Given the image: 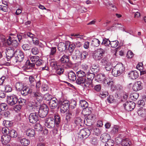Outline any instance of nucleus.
<instances>
[{
  "label": "nucleus",
  "instance_id": "1",
  "mask_svg": "<svg viewBox=\"0 0 146 146\" xmlns=\"http://www.w3.org/2000/svg\"><path fill=\"white\" fill-rule=\"evenodd\" d=\"M40 106L38 112L39 116L41 118L45 117L47 115L48 112V108L47 106L45 104L38 105Z\"/></svg>",
  "mask_w": 146,
  "mask_h": 146
},
{
  "label": "nucleus",
  "instance_id": "2",
  "mask_svg": "<svg viewBox=\"0 0 146 146\" xmlns=\"http://www.w3.org/2000/svg\"><path fill=\"white\" fill-rule=\"evenodd\" d=\"M59 104L60 106V111L63 113L66 112L70 106L69 102L67 100L63 101L60 100L59 102Z\"/></svg>",
  "mask_w": 146,
  "mask_h": 146
},
{
  "label": "nucleus",
  "instance_id": "3",
  "mask_svg": "<svg viewBox=\"0 0 146 146\" xmlns=\"http://www.w3.org/2000/svg\"><path fill=\"white\" fill-rule=\"evenodd\" d=\"M31 61L27 60L26 62L25 67L26 69H29L34 68L36 63V56H33L31 57Z\"/></svg>",
  "mask_w": 146,
  "mask_h": 146
},
{
  "label": "nucleus",
  "instance_id": "4",
  "mask_svg": "<svg viewBox=\"0 0 146 146\" xmlns=\"http://www.w3.org/2000/svg\"><path fill=\"white\" fill-rule=\"evenodd\" d=\"M105 52L104 50L100 48L94 53L93 58L96 60H99L104 56Z\"/></svg>",
  "mask_w": 146,
  "mask_h": 146
},
{
  "label": "nucleus",
  "instance_id": "5",
  "mask_svg": "<svg viewBox=\"0 0 146 146\" xmlns=\"http://www.w3.org/2000/svg\"><path fill=\"white\" fill-rule=\"evenodd\" d=\"M90 134L89 129L87 128H84L82 129L78 133V137L81 139H86Z\"/></svg>",
  "mask_w": 146,
  "mask_h": 146
},
{
  "label": "nucleus",
  "instance_id": "6",
  "mask_svg": "<svg viewBox=\"0 0 146 146\" xmlns=\"http://www.w3.org/2000/svg\"><path fill=\"white\" fill-rule=\"evenodd\" d=\"M6 53L7 57L8 59H11L13 57L16 52H17L16 48L9 46L7 49Z\"/></svg>",
  "mask_w": 146,
  "mask_h": 146
},
{
  "label": "nucleus",
  "instance_id": "7",
  "mask_svg": "<svg viewBox=\"0 0 146 146\" xmlns=\"http://www.w3.org/2000/svg\"><path fill=\"white\" fill-rule=\"evenodd\" d=\"M45 125L48 128H52L55 126V123L53 117H48L45 121Z\"/></svg>",
  "mask_w": 146,
  "mask_h": 146
},
{
  "label": "nucleus",
  "instance_id": "8",
  "mask_svg": "<svg viewBox=\"0 0 146 146\" xmlns=\"http://www.w3.org/2000/svg\"><path fill=\"white\" fill-rule=\"evenodd\" d=\"M135 103L132 101H127L123 104L125 109L127 111H132L135 108Z\"/></svg>",
  "mask_w": 146,
  "mask_h": 146
},
{
  "label": "nucleus",
  "instance_id": "9",
  "mask_svg": "<svg viewBox=\"0 0 146 146\" xmlns=\"http://www.w3.org/2000/svg\"><path fill=\"white\" fill-rule=\"evenodd\" d=\"M75 54L76 57L80 58L81 60L85 59L88 55V53L87 52L84 51L81 52L79 50H76Z\"/></svg>",
  "mask_w": 146,
  "mask_h": 146
},
{
  "label": "nucleus",
  "instance_id": "10",
  "mask_svg": "<svg viewBox=\"0 0 146 146\" xmlns=\"http://www.w3.org/2000/svg\"><path fill=\"white\" fill-rule=\"evenodd\" d=\"M7 42L8 45H12L13 48H16L18 45L19 43L17 40L12 38L10 36H9L7 39Z\"/></svg>",
  "mask_w": 146,
  "mask_h": 146
},
{
  "label": "nucleus",
  "instance_id": "11",
  "mask_svg": "<svg viewBox=\"0 0 146 146\" xmlns=\"http://www.w3.org/2000/svg\"><path fill=\"white\" fill-rule=\"evenodd\" d=\"M7 103L9 105L11 106L15 105L17 102V97L15 96H8L7 98Z\"/></svg>",
  "mask_w": 146,
  "mask_h": 146
},
{
  "label": "nucleus",
  "instance_id": "12",
  "mask_svg": "<svg viewBox=\"0 0 146 146\" xmlns=\"http://www.w3.org/2000/svg\"><path fill=\"white\" fill-rule=\"evenodd\" d=\"M24 55L23 52L21 51H19V52L16 54L15 56V59L14 60V62L16 63L21 62L22 61L24 58Z\"/></svg>",
  "mask_w": 146,
  "mask_h": 146
},
{
  "label": "nucleus",
  "instance_id": "13",
  "mask_svg": "<svg viewBox=\"0 0 146 146\" xmlns=\"http://www.w3.org/2000/svg\"><path fill=\"white\" fill-rule=\"evenodd\" d=\"M29 122L32 123H35L34 128L36 129V113H32L30 114L29 117Z\"/></svg>",
  "mask_w": 146,
  "mask_h": 146
},
{
  "label": "nucleus",
  "instance_id": "14",
  "mask_svg": "<svg viewBox=\"0 0 146 146\" xmlns=\"http://www.w3.org/2000/svg\"><path fill=\"white\" fill-rule=\"evenodd\" d=\"M38 120H37V133H44V134H47L48 133V131L47 129H45L44 130L43 128L40 123H38Z\"/></svg>",
  "mask_w": 146,
  "mask_h": 146
},
{
  "label": "nucleus",
  "instance_id": "15",
  "mask_svg": "<svg viewBox=\"0 0 146 146\" xmlns=\"http://www.w3.org/2000/svg\"><path fill=\"white\" fill-rule=\"evenodd\" d=\"M85 82L84 83V86L86 88H91L94 87L92 81L90 79L85 78H84Z\"/></svg>",
  "mask_w": 146,
  "mask_h": 146
},
{
  "label": "nucleus",
  "instance_id": "16",
  "mask_svg": "<svg viewBox=\"0 0 146 146\" xmlns=\"http://www.w3.org/2000/svg\"><path fill=\"white\" fill-rule=\"evenodd\" d=\"M143 88L142 83L140 81H137L134 84L132 89L134 91H137Z\"/></svg>",
  "mask_w": 146,
  "mask_h": 146
},
{
  "label": "nucleus",
  "instance_id": "17",
  "mask_svg": "<svg viewBox=\"0 0 146 146\" xmlns=\"http://www.w3.org/2000/svg\"><path fill=\"white\" fill-rule=\"evenodd\" d=\"M57 48L58 50L60 52H62L67 50L66 42L65 43L63 42H60L58 45Z\"/></svg>",
  "mask_w": 146,
  "mask_h": 146
},
{
  "label": "nucleus",
  "instance_id": "18",
  "mask_svg": "<svg viewBox=\"0 0 146 146\" xmlns=\"http://www.w3.org/2000/svg\"><path fill=\"white\" fill-rule=\"evenodd\" d=\"M90 70L91 72L96 74L99 71V66L98 64H94L92 65Z\"/></svg>",
  "mask_w": 146,
  "mask_h": 146
},
{
  "label": "nucleus",
  "instance_id": "19",
  "mask_svg": "<svg viewBox=\"0 0 146 146\" xmlns=\"http://www.w3.org/2000/svg\"><path fill=\"white\" fill-rule=\"evenodd\" d=\"M56 99L55 98H52V100L48 102L49 105L52 109H54L56 108L57 105V103L56 102Z\"/></svg>",
  "mask_w": 146,
  "mask_h": 146
},
{
  "label": "nucleus",
  "instance_id": "20",
  "mask_svg": "<svg viewBox=\"0 0 146 146\" xmlns=\"http://www.w3.org/2000/svg\"><path fill=\"white\" fill-rule=\"evenodd\" d=\"M129 76L132 79H135L137 78L139 76L138 73L136 71H132L128 73Z\"/></svg>",
  "mask_w": 146,
  "mask_h": 146
},
{
  "label": "nucleus",
  "instance_id": "21",
  "mask_svg": "<svg viewBox=\"0 0 146 146\" xmlns=\"http://www.w3.org/2000/svg\"><path fill=\"white\" fill-rule=\"evenodd\" d=\"M11 137L8 135H4L1 137V141L3 143L6 144L8 143L10 141Z\"/></svg>",
  "mask_w": 146,
  "mask_h": 146
},
{
  "label": "nucleus",
  "instance_id": "22",
  "mask_svg": "<svg viewBox=\"0 0 146 146\" xmlns=\"http://www.w3.org/2000/svg\"><path fill=\"white\" fill-rule=\"evenodd\" d=\"M100 138L102 142H106L110 139V137L109 134L105 133L102 134Z\"/></svg>",
  "mask_w": 146,
  "mask_h": 146
},
{
  "label": "nucleus",
  "instance_id": "23",
  "mask_svg": "<svg viewBox=\"0 0 146 146\" xmlns=\"http://www.w3.org/2000/svg\"><path fill=\"white\" fill-rule=\"evenodd\" d=\"M68 77L69 80L72 81H75L76 79V74L72 71H70L68 72Z\"/></svg>",
  "mask_w": 146,
  "mask_h": 146
},
{
  "label": "nucleus",
  "instance_id": "24",
  "mask_svg": "<svg viewBox=\"0 0 146 146\" xmlns=\"http://www.w3.org/2000/svg\"><path fill=\"white\" fill-rule=\"evenodd\" d=\"M66 44L67 45V49L70 52H72L75 47V45L74 44L72 43L70 44L69 42H66Z\"/></svg>",
  "mask_w": 146,
  "mask_h": 146
},
{
  "label": "nucleus",
  "instance_id": "25",
  "mask_svg": "<svg viewBox=\"0 0 146 146\" xmlns=\"http://www.w3.org/2000/svg\"><path fill=\"white\" fill-rule=\"evenodd\" d=\"M115 66L121 74L124 72L125 67L122 63L117 64Z\"/></svg>",
  "mask_w": 146,
  "mask_h": 146
},
{
  "label": "nucleus",
  "instance_id": "26",
  "mask_svg": "<svg viewBox=\"0 0 146 146\" xmlns=\"http://www.w3.org/2000/svg\"><path fill=\"white\" fill-rule=\"evenodd\" d=\"M50 66L53 69H55L59 66L57 65L56 61L54 59H52L49 60Z\"/></svg>",
  "mask_w": 146,
  "mask_h": 146
},
{
  "label": "nucleus",
  "instance_id": "27",
  "mask_svg": "<svg viewBox=\"0 0 146 146\" xmlns=\"http://www.w3.org/2000/svg\"><path fill=\"white\" fill-rule=\"evenodd\" d=\"M42 100V95L40 93H38L37 90V105H38L39 104H42L43 103Z\"/></svg>",
  "mask_w": 146,
  "mask_h": 146
},
{
  "label": "nucleus",
  "instance_id": "28",
  "mask_svg": "<svg viewBox=\"0 0 146 146\" xmlns=\"http://www.w3.org/2000/svg\"><path fill=\"white\" fill-rule=\"evenodd\" d=\"M26 133L27 136L30 137H33L35 135V130L31 129H27L26 131Z\"/></svg>",
  "mask_w": 146,
  "mask_h": 146
},
{
  "label": "nucleus",
  "instance_id": "29",
  "mask_svg": "<svg viewBox=\"0 0 146 146\" xmlns=\"http://www.w3.org/2000/svg\"><path fill=\"white\" fill-rule=\"evenodd\" d=\"M131 144V142L128 139H124L121 141V145L123 146H130Z\"/></svg>",
  "mask_w": 146,
  "mask_h": 146
},
{
  "label": "nucleus",
  "instance_id": "30",
  "mask_svg": "<svg viewBox=\"0 0 146 146\" xmlns=\"http://www.w3.org/2000/svg\"><path fill=\"white\" fill-rule=\"evenodd\" d=\"M137 113L139 115L142 117H144L146 115V110L140 108L138 110Z\"/></svg>",
  "mask_w": 146,
  "mask_h": 146
},
{
  "label": "nucleus",
  "instance_id": "31",
  "mask_svg": "<svg viewBox=\"0 0 146 146\" xmlns=\"http://www.w3.org/2000/svg\"><path fill=\"white\" fill-rule=\"evenodd\" d=\"M100 42L98 39L96 38H94L92 41L91 44L94 47H98L100 44Z\"/></svg>",
  "mask_w": 146,
  "mask_h": 146
},
{
  "label": "nucleus",
  "instance_id": "32",
  "mask_svg": "<svg viewBox=\"0 0 146 146\" xmlns=\"http://www.w3.org/2000/svg\"><path fill=\"white\" fill-rule=\"evenodd\" d=\"M74 122L77 125L81 126L82 120L80 117H76L74 119Z\"/></svg>",
  "mask_w": 146,
  "mask_h": 146
},
{
  "label": "nucleus",
  "instance_id": "33",
  "mask_svg": "<svg viewBox=\"0 0 146 146\" xmlns=\"http://www.w3.org/2000/svg\"><path fill=\"white\" fill-rule=\"evenodd\" d=\"M78 77L85 78H86V74L85 72L80 70L76 72Z\"/></svg>",
  "mask_w": 146,
  "mask_h": 146
},
{
  "label": "nucleus",
  "instance_id": "34",
  "mask_svg": "<svg viewBox=\"0 0 146 146\" xmlns=\"http://www.w3.org/2000/svg\"><path fill=\"white\" fill-rule=\"evenodd\" d=\"M29 91V88L28 87L25 86L23 87L22 89L21 90V93L23 95L25 96L28 94Z\"/></svg>",
  "mask_w": 146,
  "mask_h": 146
},
{
  "label": "nucleus",
  "instance_id": "35",
  "mask_svg": "<svg viewBox=\"0 0 146 146\" xmlns=\"http://www.w3.org/2000/svg\"><path fill=\"white\" fill-rule=\"evenodd\" d=\"M111 73L114 76H118L121 75L119 71H118L116 66L114 67L113 68Z\"/></svg>",
  "mask_w": 146,
  "mask_h": 146
},
{
  "label": "nucleus",
  "instance_id": "36",
  "mask_svg": "<svg viewBox=\"0 0 146 146\" xmlns=\"http://www.w3.org/2000/svg\"><path fill=\"white\" fill-rule=\"evenodd\" d=\"M8 135L11 137H16L17 135V134L16 131L14 129H12L9 130Z\"/></svg>",
  "mask_w": 146,
  "mask_h": 146
},
{
  "label": "nucleus",
  "instance_id": "37",
  "mask_svg": "<svg viewBox=\"0 0 146 146\" xmlns=\"http://www.w3.org/2000/svg\"><path fill=\"white\" fill-rule=\"evenodd\" d=\"M60 60L62 63H65L69 60V56L68 55L64 54L61 58Z\"/></svg>",
  "mask_w": 146,
  "mask_h": 146
},
{
  "label": "nucleus",
  "instance_id": "38",
  "mask_svg": "<svg viewBox=\"0 0 146 146\" xmlns=\"http://www.w3.org/2000/svg\"><path fill=\"white\" fill-rule=\"evenodd\" d=\"M20 142L22 145L24 146L28 145L30 143L29 141L26 138L21 139Z\"/></svg>",
  "mask_w": 146,
  "mask_h": 146
},
{
  "label": "nucleus",
  "instance_id": "39",
  "mask_svg": "<svg viewBox=\"0 0 146 146\" xmlns=\"http://www.w3.org/2000/svg\"><path fill=\"white\" fill-rule=\"evenodd\" d=\"M54 121L55 124L58 127L60 122V116L58 115H56L54 116Z\"/></svg>",
  "mask_w": 146,
  "mask_h": 146
},
{
  "label": "nucleus",
  "instance_id": "40",
  "mask_svg": "<svg viewBox=\"0 0 146 146\" xmlns=\"http://www.w3.org/2000/svg\"><path fill=\"white\" fill-rule=\"evenodd\" d=\"M80 105L83 109H85L88 107V103L84 100L80 101Z\"/></svg>",
  "mask_w": 146,
  "mask_h": 146
},
{
  "label": "nucleus",
  "instance_id": "41",
  "mask_svg": "<svg viewBox=\"0 0 146 146\" xmlns=\"http://www.w3.org/2000/svg\"><path fill=\"white\" fill-rule=\"evenodd\" d=\"M119 126L117 125H114L112 127L111 133L113 134H117L118 133Z\"/></svg>",
  "mask_w": 146,
  "mask_h": 146
},
{
  "label": "nucleus",
  "instance_id": "42",
  "mask_svg": "<svg viewBox=\"0 0 146 146\" xmlns=\"http://www.w3.org/2000/svg\"><path fill=\"white\" fill-rule=\"evenodd\" d=\"M55 70L56 73L59 75L63 74L64 70V69L60 66H58Z\"/></svg>",
  "mask_w": 146,
  "mask_h": 146
},
{
  "label": "nucleus",
  "instance_id": "43",
  "mask_svg": "<svg viewBox=\"0 0 146 146\" xmlns=\"http://www.w3.org/2000/svg\"><path fill=\"white\" fill-rule=\"evenodd\" d=\"M84 78L78 77L76 80V83L78 85H81L82 84H84V82H85Z\"/></svg>",
  "mask_w": 146,
  "mask_h": 146
},
{
  "label": "nucleus",
  "instance_id": "44",
  "mask_svg": "<svg viewBox=\"0 0 146 146\" xmlns=\"http://www.w3.org/2000/svg\"><path fill=\"white\" fill-rule=\"evenodd\" d=\"M92 109L90 107H87L83 110V112H85V115H89L91 113Z\"/></svg>",
  "mask_w": 146,
  "mask_h": 146
},
{
  "label": "nucleus",
  "instance_id": "45",
  "mask_svg": "<svg viewBox=\"0 0 146 146\" xmlns=\"http://www.w3.org/2000/svg\"><path fill=\"white\" fill-rule=\"evenodd\" d=\"M97 78L99 81H100V82H102L105 79V76L104 74H101L98 75Z\"/></svg>",
  "mask_w": 146,
  "mask_h": 146
},
{
  "label": "nucleus",
  "instance_id": "46",
  "mask_svg": "<svg viewBox=\"0 0 146 146\" xmlns=\"http://www.w3.org/2000/svg\"><path fill=\"white\" fill-rule=\"evenodd\" d=\"M101 62L102 65H104L108 66L110 62H109L108 58L106 57H104L102 60Z\"/></svg>",
  "mask_w": 146,
  "mask_h": 146
},
{
  "label": "nucleus",
  "instance_id": "47",
  "mask_svg": "<svg viewBox=\"0 0 146 146\" xmlns=\"http://www.w3.org/2000/svg\"><path fill=\"white\" fill-rule=\"evenodd\" d=\"M95 74L91 72L90 71H89L87 74V77L88 79L93 80L95 76Z\"/></svg>",
  "mask_w": 146,
  "mask_h": 146
},
{
  "label": "nucleus",
  "instance_id": "48",
  "mask_svg": "<svg viewBox=\"0 0 146 146\" xmlns=\"http://www.w3.org/2000/svg\"><path fill=\"white\" fill-rule=\"evenodd\" d=\"M44 98L45 100L49 102L52 98V96L48 93H47L44 95Z\"/></svg>",
  "mask_w": 146,
  "mask_h": 146
},
{
  "label": "nucleus",
  "instance_id": "49",
  "mask_svg": "<svg viewBox=\"0 0 146 146\" xmlns=\"http://www.w3.org/2000/svg\"><path fill=\"white\" fill-rule=\"evenodd\" d=\"M23 87V85L19 82H17L15 84V88L18 90L21 91Z\"/></svg>",
  "mask_w": 146,
  "mask_h": 146
},
{
  "label": "nucleus",
  "instance_id": "50",
  "mask_svg": "<svg viewBox=\"0 0 146 146\" xmlns=\"http://www.w3.org/2000/svg\"><path fill=\"white\" fill-rule=\"evenodd\" d=\"M110 44L112 48H115L118 45L119 42L117 40L110 41Z\"/></svg>",
  "mask_w": 146,
  "mask_h": 146
},
{
  "label": "nucleus",
  "instance_id": "51",
  "mask_svg": "<svg viewBox=\"0 0 146 146\" xmlns=\"http://www.w3.org/2000/svg\"><path fill=\"white\" fill-rule=\"evenodd\" d=\"M110 43V41L108 39L105 38L103 39L101 45H104L106 46H108Z\"/></svg>",
  "mask_w": 146,
  "mask_h": 146
},
{
  "label": "nucleus",
  "instance_id": "52",
  "mask_svg": "<svg viewBox=\"0 0 146 146\" xmlns=\"http://www.w3.org/2000/svg\"><path fill=\"white\" fill-rule=\"evenodd\" d=\"M8 107L7 105L5 103H2L0 104V109L2 111H4V110L7 109Z\"/></svg>",
  "mask_w": 146,
  "mask_h": 146
},
{
  "label": "nucleus",
  "instance_id": "53",
  "mask_svg": "<svg viewBox=\"0 0 146 146\" xmlns=\"http://www.w3.org/2000/svg\"><path fill=\"white\" fill-rule=\"evenodd\" d=\"M76 101L72 99L71 100V102L70 103V106L71 107V108H74L76 107Z\"/></svg>",
  "mask_w": 146,
  "mask_h": 146
},
{
  "label": "nucleus",
  "instance_id": "54",
  "mask_svg": "<svg viewBox=\"0 0 146 146\" xmlns=\"http://www.w3.org/2000/svg\"><path fill=\"white\" fill-rule=\"evenodd\" d=\"M56 47H52L50 48V51L49 53V56H53L56 53Z\"/></svg>",
  "mask_w": 146,
  "mask_h": 146
},
{
  "label": "nucleus",
  "instance_id": "55",
  "mask_svg": "<svg viewBox=\"0 0 146 146\" xmlns=\"http://www.w3.org/2000/svg\"><path fill=\"white\" fill-rule=\"evenodd\" d=\"M38 135V139L40 141H43L44 140V135H47V134H44V133H40V135H39V133H37Z\"/></svg>",
  "mask_w": 146,
  "mask_h": 146
},
{
  "label": "nucleus",
  "instance_id": "56",
  "mask_svg": "<svg viewBox=\"0 0 146 146\" xmlns=\"http://www.w3.org/2000/svg\"><path fill=\"white\" fill-rule=\"evenodd\" d=\"M72 62L68 61V62H66L64 63V66L66 68H69L72 67Z\"/></svg>",
  "mask_w": 146,
  "mask_h": 146
},
{
  "label": "nucleus",
  "instance_id": "57",
  "mask_svg": "<svg viewBox=\"0 0 146 146\" xmlns=\"http://www.w3.org/2000/svg\"><path fill=\"white\" fill-rule=\"evenodd\" d=\"M114 144V141L113 140L110 139L106 142L105 144V146H113Z\"/></svg>",
  "mask_w": 146,
  "mask_h": 146
},
{
  "label": "nucleus",
  "instance_id": "58",
  "mask_svg": "<svg viewBox=\"0 0 146 146\" xmlns=\"http://www.w3.org/2000/svg\"><path fill=\"white\" fill-rule=\"evenodd\" d=\"M10 112L8 111H4L1 113V115L3 117H8L10 115Z\"/></svg>",
  "mask_w": 146,
  "mask_h": 146
},
{
  "label": "nucleus",
  "instance_id": "59",
  "mask_svg": "<svg viewBox=\"0 0 146 146\" xmlns=\"http://www.w3.org/2000/svg\"><path fill=\"white\" fill-rule=\"evenodd\" d=\"M100 95L101 97L104 98L107 96L108 95V93L107 91H105L102 92H101Z\"/></svg>",
  "mask_w": 146,
  "mask_h": 146
},
{
  "label": "nucleus",
  "instance_id": "60",
  "mask_svg": "<svg viewBox=\"0 0 146 146\" xmlns=\"http://www.w3.org/2000/svg\"><path fill=\"white\" fill-rule=\"evenodd\" d=\"M102 131L98 128H95L94 129V133L96 135H99L101 133Z\"/></svg>",
  "mask_w": 146,
  "mask_h": 146
},
{
  "label": "nucleus",
  "instance_id": "61",
  "mask_svg": "<svg viewBox=\"0 0 146 146\" xmlns=\"http://www.w3.org/2000/svg\"><path fill=\"white\" fill-rule=\"evenodd\" d=\"M9 131V129L7 127H3L2 129V133L5 135H8Z\"/></svg>",
  "mask_w": 146,
  "mask_h": 146
},
{
  "label": "nucleus",
  "instance_id": "62",
  "mask_svg": "<svg viewBox=\"0 0 146 146\" xmlns=\"http://www.w3.org/2000/svg\"><path fill=\"white\" fill-rule=\"evenodd\" d=\"M107 101L110 103H111L113 102L114 100V98L113 96L110 95L109 97L107 100Z\"/></svg>",
  "mask_w": 146,
  "mask_h": 146
},
{
  "label": "nucleus",
  "instance_id": "63",
  "mask_svg": "<svg viewBox=\"0 0 146 146\" xmlns=\"http://www.w3.org/2000/svg\"><path fill=\"white\" fill-rule=\"evenodd\" d=\"M18 101L19 104H20V105L22 106V105H24L25 104V103L26 102V100L22 98H20L18 100Z\"/></svg>",
  "mask_w": 146,
  "mask_h": 146
},
{
  "label": "nucleus",
  "instance_id": "64",
  "mask_svg": "<svg viewBox=\"0 0 146 146\" xmlns=\"http://www.w3.org/2000/svg\"><path fill=\"white\" fill-rule=\"evenodd\" d=\"M139 97V94L137 93H135L133 94L131 96L133 100H136Z\"/></svg>",
  "mask_w": 146,
  "mask_h": 146
}]
</instances>
